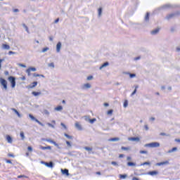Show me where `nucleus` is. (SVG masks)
Segmentation results:
<instances>
[{"label": "nucleus", "instance_id": "37998d69", "mask_svg": "<svg viewBox=\"0 0 180 180\" xmlns=\"http://www.w3.org/2000/svg\"><path fill=\"white\" fill-rule=\"evenodd\" d=\"M140 154H147V150H140L139 151Z\"/></svg>", "mask_w": 180, "mask_h": 180}, {"label": "nucleus", "instance_id": "ea45409f", "mask_svg": "<svg viewBox=\"0 0 180 180\" xmlns=\"http://www.w3.org/2000/svg\"><path fill=\"white\" fill-rule=\"evenodd\" d=\"M18 65H19V67H22V68H26V65L22 64V63H18Z\"/></svg>", "mask_w": 180, "mask_h": 180}, {"label": "nucleus", "instance_id": "9d476101", "mask_svg": "<svg viewBox=\"0 0 180 180\" xmlns=\"http://www.w3.org/2000/svg\"><path fill=\"white\" fill-rule=\"evenodd\" d=\"M128 140H129L130 141H140V138H139V137H131V138H129Z\"/></svg>", "mask_w": 180, "mask_h": 180}, {"label": "nucleus", "instance_id": "c03bdc74", "mask_svg": "<svg viewBox=\"0 0 180 180\" xmlns=\"http://www.w3.org/2000/svg\"><path fill=\"white\" fill-rule=\"evenodd\" d=\"M30 72H31L30 69H27L26 72H27L28 77H30Z\"/></svg>", "mask_w": 180, "mask_h": 180}, {"label": "nucleus", "instance_id": "09e8293b", "mask_svg": "<svg viewBox=\"0 0 180 180\" xmlns=\"http://www.w3.org/2000/svg\"><path fill=\"white\" fill-rule=\"evenodd\" d=\"M12 54H16V52L10 51L8 52V56H11V55H12Z\"/></svg>", "mask_w": 180, "mask_h": 180}, {"label": "nucleus", "instance_id": "3c124183", "mask_svg": "<svg viewBox=\"0 0 180 180\" xmlns=\"http://www.w3.org/2000/svg\"><path fill=\"white\" fill-rule=\"evenodd\" d=\"M44 112L45 115H50V112H49V110H45L44 111Z\"/></svg>", "mask_w": 180, "mask_h": 180}, {"label": "nucleus", "instance_id": "bf43d9fd", "mask_svg": "<svg viewBox=\"0 0 180 180\" xmlns=\"http://www.w3.org/2000/svg\"><path fill=\"white\" fill-rule=\"evenodd\" d=\"M60 125L63 127H64V129H67V126H65V124H64V123H63V122H61L60 123Z\"/></svg>", "mask_w": 180, "mask_h": 180}, {"label": "nucleus", "instance_id": "39448f33", "mask_svg": "<svg viewBox=\"0 0 180 180\" xmlns=\"http://www.w3.org/2000/svg\"><path fill=\"white\" fill-rule=\"evenodd\" d=\"M75 127H76L77 130H82V125H81V124H79L78 122H75Z\"/></svg>", "mask_w": 180, "mask_h": 180}, {"label": "nucleus", "instance_id": "603ef678", "mask_svg": "<svg viewBox=\"0 0 180 180\" xmlns=\"http://www.w3.org/2000/svg\"><path fill=\"white\" fill-rule=\"evenodd\" d=\"M129 77L130 78H134V77H136V74H129Z\"/></svg>", "mask_w": 180, "mask_h": 180}, {"label": "nucleus", "instance_id": "8fccbe9b", "mask_svg": "<svg viewBox=\"0 0 180 180\" xmlns=\"http://www.w3.org/2000/svg\"><path fill=\"white\" fill-rule=\"evenodd\" d=\"M18 179H20V178H27V176H26L25 175H19V176H18Z\"/></svg>", "mask_w": 180, "mask_h": 180}, {"label": "nucleus", "instance_id": "a211bd4d", "mask_svg": "<svg viewBox=\"0 0 180 180\" xmlns=\"http://www.w3.org/2000/svg\"><path fill=\"white\" fill-rule=\"evenodd\" d=\"M41 150H51V146H40Z\"/></svg>", "mask_w": 180, "mask_h": 180}, {"label": "nucleus", "instance_id": "a18cd8bd", "mask_svg": "<svg viewBox=\"0 0 180 180\" xmlns=\"http://www.w3.org/2000/svg\"><path fill=\"white\" fill-rule=\"evenodd\" d=\"M28 70H30V71H36V68H29Z\"/></svg>", "mask_w": 180, "mask_h": 180}, {"label": "nucleus", "instance_id": "4c0bfd02", "mask_svg": "<svg viewBox=\"0 0 180 180\" xmlns=\"http://www.w3.org/2000/svg\"><path fill=\"white\" fill-rule=\"evenodd\" d=\"M84 150H86V151H92L91 148L88 146L84 147Z\"/></svg>", "mask_w": 180, "mask_h": 180}, {"label": "nucleus", "instance_id": "6e6552de", "mask_svg": "<svg viewBox=\"0 0 180 180\" xmlns=\"http://www.w3.org/2000/svg\"><path fill=\"white\" fill-rule=\"evenodd\" d=\"M91 88V84L86 83L82 86V89H89Z\"/></svg>", "mask_w": 180, "mask_h": 180}, {"label": "nucleus", "instance_id": "393cba45", "mask_svg": "<svg viewBox=\"0 0 180 180\" xmlns=\"http://www.w3.org/2000/svg\"><path fill=\"white\" fill-rule=\"evenodd\" d=\"M176 150H178V148L176 147H174L172 149L169 150L167 153H174V151H176Z\"/></svg>", "mask_w": 180, "mask_h": 180}, {"label": "nucleus", "instance_id": "79ce46f5", "mask_svg": "<svg viewBox=\"0 0 180 180\" xmlns=\"http://www.w3.org/2000/svg\"><path fill=\"white\" fill-rule=\"evenodd\" d=\"M47 125H48L49 127H52V129H54V125H53V124H51L50 122H48V123H47Z\"/></svg>", "mask_w": 180, "mask_h": 180}, {"label": "nucleus", "instance_id": "5701e85b", "mask_svg": "<svg viewBox=\"0 0 180 180\" xmlns=\"http://www.w3.org/2000/svg\"><path fill=\"white\" fill-rule=\"evenodd\" d=\"M127 165H128V167H136V163H134L133 162H127Z\"/></svg>", "mask_w": 180, "mask_h": 180}, {"label": "nucleus", "instance_id": "4be33fe9", "mask_svg": "<svg viewBox=\"0 0 180 180\" xmlns=\"http://www.w3.org/2000/svg\"><path fill=\"white\" fill-rule=\"evenodd\" d=\"M108 65H109V63H108V62L104 63L100 67V70H102V68H104V67H108Z\"/></svg>", "mask_w": 180, "mask_h": 180}, {"label": "nucleus", "instance_id": "58836bf2", "mask_svg": "<svg viewBox=\"0 0 180 180\" xmlns=\"http://www.w3.org/2000/svg\"><path fill=\"white\" fill-rule=\"evenodd\" d=\"M22 26L26 30V32L29 33V28L27 27L26 24H23Z\"/></svg>", "mask_w": 180, "mask_h": 180}, {"label": "nucleus", "instance_id": "6ab92c4d", "mask_svg": "<svg viewBox=\"0 0 180 180\" xmlns=\"http://www.w3.org/2000/svg\"><path fill=\"white\" fill-rule=\"evenodd\" d=\"M15 113L18 115V117H22V115H20V113L18 112V110L15 108L11 109Z\"/></svg>", "mask_w": 180, "mask_h": 180}, {"label": "nucleus", "instance_id": "69168bd1", "mask_svg": "<svg viewBox=\"0 0 180 180\" xmlns=\"http://www.w3.org/2000/svg\"><path fill=\"white\" fill-rule=\"evenodd\" d=\"M13 12H14V13L19 12V9L15 8V9L13 10Z\"/></svg>", "mask_w": 180, "mask_h": 180}, {"label": "nucleus", "instance_id": "cd10ccee", "mask_svg": "<svg viewBox=\"0 0 180 180\" xmlns=\"http://www.w3.org/2000/svg\"><path fill=\"white\" fill-rule=\"evenodd\" d=\"M32 95H34V96H39V95H41V92H36V91H32Z\"/></svg>", "mask_w": 180, "mask_h": 180}, {"label": "nucleus", "instance_id": "338daca9", "mask_svg": "<svg viewBox=\"0 0 180 180\" xmlns=\"http://www.w3.org/2000/svg\"><path fill=\"white\" fill-rule=\"evenodd\" d=\"M132 180H140V179L139 178H137V177H133Z\"/></svg>", "mask_w": 180, "mask_h": 180}, {"label": "nucleus", "instance_id": "dca6fc26", "mask_svg": "<svg viewBox=\"0 0 180 180\" xmlns=\"http://www.w3.org/2000/svg\"><path fill=\"white\" fill-rule=\"evenodd\" d=\"M54 110H56V112H61V110H63V106L58 105V107H56Z\"/></svg>", "mask_w": 180, "mask_h": 180}, {"label": "nucleus", "instance_id": "72a5a7b5", "mask_svg": "<svg viewBox=\"0 0 180 180\" xmlns=\"http://www.w3.org/2000/svg\"><path fill=\"white\" fill-rule=\"evenodd\" d=\"M64 136L65 137H67V139H69L70 140L72 139V136L68 135V134H65Z\"/></svg>", "mask_w": 180, "mask_h": 180}, {"label": "nucleus", "instance_id": "2eb2a0df", "mask_svg": "<svg viewBox=\"0 0 180 180\" xmlns=\"http://www.w3.org/2000/svg\"><path fill=\"white\" fill-rule=\"evenodd\" d=\"M176 15V14H175V13L169 14L168 15H167L166 19L169 20V19H172V18H174V16H175Z\"/></svg>", "mask_w": 180, "mask_h": 180}, {"label": "nucleus", "instance_id": "412c9836", "mask_svg": "<svg viewBox=\"0 0 180 180\" xmlns=\"http://www.w3.org/2000/svg\"><path fill=\"white\" fill-rule=\"evenodd\" d=\"M165 164H168V161L157 163L156 165L161 167V165H165Z\"/></svg>", "mask_w": 180, "mask_h": 180}, {"label": "nucleus", "instance_id": "c756f323", "mask_svg": "<svg viewBox=\"0 0 180 180\" xmlns=\"http://www.w3.org/2000/svg\"><path fill=\"white\" fill-rule=\"evenodd\" d=\"M20 136L22 140H25V133L23 131H20Z\"/></svg>", "mask_w": 180, "mask_h": 180}, {"label": "nucleus", "instance_id": "aec40b11", "mask_svg": "<svg viewBox=\"0 0 180 180\" xmlns=\"http://www.w3.org/2000/svg\"><path fill=\"white\" fill-rule=\"evenodd\" d=\"M160 32V28H156L155 30L151 31V34H157Z\"/></svg>", "mask_w": 180, "mask_h": 180}, {"label": "nucleus", "instance_id": "f8f14e48", "mask_svg": "<svg viewBox=\"0 0 180 180\" xmlns=\"http://www.w3.org/2000/svg\"><path fill=\"white\" fill-rule=\"evenodd\" d=\"M148 175H151L152 176L154 175H158V172L157 171H152L147 173Z\"/></svg>", "mask_w": 180, "mask_h": 180}, {"label": "nucleus", "instance_id": "774afa93", "mask_svg": "<svg viewBox=\"0 0 180 180\" xmlns=\"http://www.w3.org/2000/svg\"><path fill=\"white\" fill-rule=\"evenodd\" d=\"M144 127H145L146 130H148V125H145Z\"/></svg>", "mask_w": 180, "mask_h": 180}, {"label": "nucleus", "instance_id": "0eeeda50", "mask_svg": "<svg viewBox=\"0 0 180 180\" xmlns=\"http://www.w3.org/2000/svg\"><path fill=\"white\" fill-rule=\"evenodd\" d=\"M45 141H47L48 143H51V144H54L56 147H58V143H56V141L51 140V139H45Z\"/></svg>", "mask_w": 180, "mask_h": 180}, {"label": "nucleus", "instance_id": "0e129e2a", "mask_svg": "<svg viewBox=\"0 0 180 180\" xmlns=\"http://www.w3.org/2000/svg\"><path fill=\"white\" fill-rule=\"evenodd\" d=\"M174 141H176V143H180V139H176L174 140Z\"/></svg>", "mask_w": 180, "mask_h": 180}, {"label": "nucleus", "instance_id": "052dcab7", "mask_svg": "<svg viewBox=\"0 0 180 180\" xmlns=\"http://www.w3.org/2000/svg\"><path fill=\"white\" fill-rule=\"evenodd\" d=\"M6 162H7V164H12V161H11V160H6Z\"/></svg>", "mask_w": 180, "mask_h": 180}, {"label": "nucleus", "instance_id": "4468645a", "mask_svg": "<svg viewBox=\"0 0 180 180\" xmlns=\"http://www.w3.org/2000/svg\"><path fill=\"white\" fill-rule=\"evenodd\" d=\"M35 86H37V82H34L32 83V84L29 85V88L30 89L35 88Z\"/></svg>", "mask_w": 180, "mask_h": 180}, {"label": "nucleus", "instance_id": "7ed1b4c3", "mask_svg": "<svg viewBox=\"0 0 180 180\" xmlns=\"http://www.w3.org/2000/svg\"><path fill=\"white\" fill-rule=\"evenodd\" d=\"M29 117H30L34 122H36L37 123H38V124H39L42 127H44V124L40 122V121L36 119V117H34V116H33L32 114H29Z\"/></svg>", "mask_w": 180, "mask_h": 180}, {"label": "nucleus", "instance_id": "f3484780", "mask_svg": "<svg viewBox=\"0 0 180 180\" xmlns=\"http://www.w3.org/2000/svg\"><path fill=\"white\" fill-rule=\"evenodd\" d=\"M6 140H7L8 143H12L13 140H12V137H11V136L7 135L6 136Z\"/></svg>", "mask_w": 180, "mask_h": 180}, {"label": "nucleus", "instance_id": "a878e982", "mask_svg": "<svg viewBox=\"0 0 180 180\" xmlns=\"http://www.w3.org/2000/svg\"><path fill=\"white\" fill-rule=\"evenodd\" d=\"M137 88H139V86H136L134 91L131 94V96H133V95H136L137 92Z\"/></svg>", "mask_w": 180, "mask_h": 180}, {"label": "nucleus", "instance_id": "423d86ee", "mask_svg": "<svg viewBox=\"0 0 180 180\" xmlns=\"http://www.w3.org/2000/svg\"><path fill=\"white\" fill-rule=\"evenodd\" d=\"M42 164H44L46 167H48L49 168H53V162H41Z\"/></svg>", "mask_w": 180, "mask_h": 180}, {"label": "nucleus", "instance_id": "c85d7f7f", "mask_svg": "<svg viewBox=\"0 0 180 180\" xmlns=\"http://www.w3.org/2000/svg\"><path fill=\"white\" fill-rule=\"evenodd\" d=\"M149 19H150V13H147L146 16H145V20L146 22H148V20H149Z\"/></svg>", "mask_w": 180, "mask_h": 180}, {"label": "nucleus", "instance_id": "f03ea898", "mask_svg": "<svg viewBox=\"0 0 180 180\" xmlns=\"http://www.w3.org/2000/svg\"><path fill=\"white\" fill-rule=\"evenodd\" d=\"M8 79L11 84V88H15L16 86V79L13 76H10Z\"/></svg>", "mask_w": 180, "mask_h": 180}, {"label": "nucleus", "instance_id": "473e14b6", "mask_svg": "<svg viewBox=\"0 0 180 180\" xmlns=\"http://www.w3.org/2000/svg\"><path fill=\"white\" fill-rule=\"evenodd\" d=\"M121 150H124V151H127V150H130V148L122 146L121 148Z\"/></svg>", "mask_w": 180, "mask_h": 180}, {"label": "nucleus", "instance_id": "6e6d98bb", "mask_svg": "<svg viewBox=\"0 0 180 180\" xmlns=\"http://www.w3.org/2000/svg\"><path fill=\"white\" fill-rule=\"evenodd\" d=\"M141 165H150V162H145L143 164H141Z\"/></svg>", "mask_w": 180, "mask_h": 180}, {"label": "nucleus", "instance_id": "13d9d810", "mask_svg": "<svg viewBox=\"0 0 180 180\" xmlns=\"http://www.w3.org/2000/svg\"><path fill=\"white\" fill-rule=\"evenodd\" d=\"M66 144L68 146V147H71V143H70V141H66Z\"/></svg>", "mask_w": 180, "mask_h": 180}, {"label": "nucleus", "instance_id": "20e7f679", "mask_svg": "<svg viewBox=\"0 0 180 180\" xmlns=\"http://www.w3.org/2000/svg\"><path fill=\"white\" fill-rule=\"evenodd\" d=\"M0 83L4 86V89L6 91L8 89V82L5 80V79L0 78Z\"/></svg>", "mask_w": 180, "mask_h": 180}, {"label": "nucleus", "instance_id": "864d4df0", "mask_svg": "<svg viewBox=\"0 0 180 180\" xmlns=\"http://www.w3.org/2000/svg\"><path fill=\"white\" fill-rule=\"evenodd\" d=\"M27 150L28 151H33V148H32V146H28Z\"/></svg>", "mask_w": 180, "mask_h": 180}, {"label": "nucleus", "instance_id": "1a4fd4ad", "mask_svg": "<svg viewBox=\"0 0 180 180\" xmlns=\"http://www.w3.org/2000/svg\"><path fill=\"white\" fill-rule=\"evenodd\" d=\"M60 50H61V42H58L56 45L57 53H60Z\"/></svg>", "mask_w": 180, "mask_h": 180}, {"label": "nucleus", "instance_id": "c9c22d12", "mask_svg": "<svg viewBox=\"0 0 180 180\" xmlns=\"http://www.w3.org/2000/svg\"><path fill=\"white\" fill-rule=\"evenodd\" d=\"M129 105V101H127V100H126L124 102V108H126L127 106Z\"/></svg>", "mask_w": 180, "mask_h": 180}, {"label": "nucleus", "instance_id": "de8ad7c7", "mask_svg": "<svg viewBox=\"0 0 180 180\" xmlns=\"http://www.w3.org/2000/svg\"><path fill=\"white\" fill-rule=\"evenodd\" d=\"M3 61H5V59H0V70H1V68L2 67V62Z\"/></svg>", "mask_w": 180, "mask_h": 180}, {"label": "nucleus", "instance_id": "4d7b16f0", "mask_svg": "<svg viewBox=\"0 0 180 180\" xmlns=\"http://www.w3.org/2000/svg\"><path fill=\"white\" fill-rule=\"evenodd\" d=\"M49 67H52L53 68H54V63H49Z\"/></svg>", "mask_w": 180, "mask_h": 180}, {"label": "nucleus", "instance_id": "e433bc0d", "mask_svg": "<svg viewBox=\"0 0 180 180\" xmlns=\"http://www.w3.org/2000/svg\"><path fill=\"white\" fill-rule=\"evenodd\" d=\"M89 122L92 124L95 123V122H96V119L94 118V119L89 120Z\"/></svg>", "mask_w": 180, "mask_h": 180}, {"label": "nucleus", "instance_id": "49530a36", "mask_svg": "<svg viewBox=\"0 0 180 180\" xmlns=\"http://www.w3.org/2000/svg\"><path fill=\"white\" fill-rule=\"evenodd\" d=\"M94 79V76H89L87 77V81H91V79Z\"/></svg>", "mask_w": 180, "mask_h": 180}, {"label": "nucleus", "instance_id": "680f3d73", "mask_svg": "<svg viewBox=\"0 0 180 180\" xmlns=\"http://www.w3.org/2000/svg\"><path fill=\"white\" fill-rule=\"evenodd\" d=\"M8 157H12L13 158L15 157V155H13V154L9 153L8 155Z\"/></svg>", "mask_w": 180, "mask_h": 180}, {"label": "nucleus", "instance_id": "5fc2aeb1", "mask_svg": "<svg viewBox=\"0 0 180 180\" xmlns=\"http://www.w3.org/2000/svg\"><path fill=\"white\" fill-rule=\"evenodd\" d=\"M113 113V110H110L108 111V115H112Z\"/></svg>", "mask_w": 180, "mask_h": 180}, {"label": "nucleus", "instance_id": "a19ab883", "mask_svg": "<svg viewBox=\"0 0 180 180\" xmlns=\"http://www.w3.org/2000/svg\"><path fill=\"white\" fill-rule=\"evenodd\" d=\"M111 164H112V165H114L115 167H118V165H119L117 162H112Z\"/></svg>", "mask_w": 180, "mask_h": 180}, {"label": "nucleus", "instance_id": "f704fd0d", "mask_svg": "<svg viewBox=\"0 0 180 180\" xmlns=\"http://www.w3.org/2000/svg\"><path fill=\"white\" fill-rule=\"evenodd\" d=\"M102 15V8H98V16L101 17Z\"/></svg>", "mask_w": 180, "mask_h": 180}, {"label": "nucleus", "instance_id": "9b49d317", "mask_svg": "<svg viewBox=\"0 0 180 180\" xmlns=\"http://www.w3.org/2000/svg\"><path fill=\"white\" fill-rule=\"evenodd\" d=\"M61 172L63 175H67V176H68V175H70V173L68 172V169H61Z\"/></svg>", "mask_w": 180, "mask_h": 180}, {"label": "nucleus", "instance_id": "2f4dec72", "mask_svg": "<svg viewBox=\"0 0 180 180\" xmlns=\"http://www.w3.org/2000/svg\"><path fill=\"white\" fill-rule=\"evenodd\" d=\"M49 50H50L49 47L44 48L42 49V53H46V51H49Z\"/></svg>", "mask_w": 180, "mask_h": 180}, {"label": "nucleus", "instance_id": "b1692460", "mask_svg": "<svg viewBox=\"0 0 180 180\" xmlns=\"http://www.w3.org/2000/svg\"><path fill=\"white\" fill-rule=\"evenodd\" d=\"M120 179H126L127 178V174H120Z\"/></svg>", "mask_w": 180, "mask_h": 180}, {"label": "nucleus", "instance_id": "ddd939ff", "mask_svg": "<svg viewBox=\"0 0 180 180\" xmlns=\"http://www.w3.org/2000/svg\"><path fill=\"white\" fill-rule=\"evenodd\" d=\"M2 49H4V50H10L11 46L8 44H3Z\"/></svg>", "mask_w": 180, "mask_h": 180}, {"label": "nucleus", "instance_id": "bb28decb", "mask_svg": "<svg viewBox=\"0 0 180 180\" xmlns=\"http://www.w3.org/2000/svg\"><path fill=\"white\" fill-rule=\"evenodd\" d=\"M120 140V139L119 138H112V139H110L109 141H119Z\"/></svg>", "mask_w": 180, "mask_h": 180}, {"label": "nucleus", "instance_id": "e2e57ef3", "mask_svg": "<svg viewBox=\"0 0 180 180\" xmlns=\"http://www.w3.org/2000/svg\"><path fill=\"white\" fill-rule=\"evenodd\" d=\"M34 77H40V75L39 74H37V73H34Z\"/></svg>", "mask_w": 180, "mask_h": 180}, {"label": "nucleus", "instance_id": "f257e3e1", "mask_svg": "<svg viewBox=\"0 0 180 180\" xmlns=\"http://www.w3.org/2000/svg\"><path fill=\"white\" fill-rule=\"evenodd\" d=\"M144 147H149L150 148H155L157 147H160V143L153 142L150 143H146L144 145Z\"/></svg>", "mask_w": 180, "mask_h": 180}, {"label": "nucleus", "instance_id": "7c9ffc66", "mask_svg": "<svg viewBox=\"0 0 180 180\" xmlns=\"http://www.w3.org/2000/svg\"><path fill=\"white\" fill-rule=\"evenodd\" d=\"M167 8H172V6H171V4H165L163 6L164 9H167Z\"/></svg>", "mask_w": 180, "mask_h": 180}]
</instances>
